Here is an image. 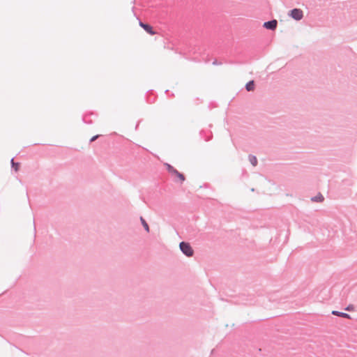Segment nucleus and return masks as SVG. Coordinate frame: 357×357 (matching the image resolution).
I'll list each match as a JSON object with an SVG mask.
<instances>
[{"instance_id": "obj_6", "label": "nucleus", "mask_w": 357, "mask_h": 357, "mask_svg": "<svg viewBox=\"0 0 357 357\" xmlns=\"http://www.w3.org/2000/svg\"><path fill=\"white\" fill-rule=\"evenodd\" d=\"M156 98V95L154 94L152 90L149 91L146 95V102L149 104L153 103L155 101Z\"/></svg>"}, {"instance_id": "obj_5", "label": "nucleus", "mask_w": 357, "mask_h": 357, "mask_svg": "<svg viewBox=\"0 0 357 357\" xmlns=\"http://www.w3.org/2000/svg\"><path fill=\"white\" fill-rule=\"evenodd\" d=\"M278 26V21L275 19L266 21L264 23L263 27L267 30L275 31Z\"/></svg>"}, {"instance_id": "obj_11", "label": "nucleus", "mask_w": 357, "mask_h": 357, "mask_svg": "<svg viewBox=\"0 0 357 357\" xmlns=\"http://www.w3.org/2000/svg\"><path fill=\"white\" fill-rule=\"evenodd\" d=\"M324 199L323 195L321 193H319L317 195L314 196L311 198V201L313 202H321Z\"/></svg>"}, {"instance_id": "obj_2", "label": "nucleus", "mask_w": 357, "mask_h": 357, "mask_svg": "<svg viewBox=\"0 0 357 357\" xmlns=\"http://www.w3.org/2000/svg\"><path fill=\"white\" fill-rule=\"evenodd\" d=\"M179 248L182 253L188 257H191L194 255V250L188 242L181 241L179 243Z\"/></svg>"}, {"instance_id": "obj_10", "label": "nucleus", "mask_w": 357, "mask_h": 357, "mask_svg": "<svg viewBox=\"0 0 357 357\" xmlns=\"http://www.w3.org/2000/svg\"><path fill=\"white\" fill-rule=\"evenodd\" d=\"M248 159H249V161L250 162V163L252 164V166L255 167V166L257 165L258 160H257V157L255 155L250 154L248 155Z\"/></svg>"}, {"instance_id": "obj_18", "label": "nucleus", "mask_w": 357, "mask_h": 357, "mask_svg": "<svg viewBox=\"0 0 357 357\" xmlns=\"http://www.w3.org/2000/svg\"><path fill=\"white\" fill-rule=\"evenodd\" d=\"M139 123H140V121H139L135 126V129L137 130L138 128H139Z\"/></svg>"}, {"instance_id": "obj_13", "label": "nucleus", "mask_w": 357, "mask_h": 357, "mask_svg": "<svg viewBox=\"0 0 357 357\" xmlns=\"http://www.w3.org/2000/svg\"><path fill=\"white\" fill-rule=\"evenodd\" d=\"M354 309H355V307H354V305H352V304H349V305H348L344 308V310H345L346 311H349V312H353V311H354Z\"/></svg>"}, {"instance_id": "obj_9", "label": "nucleus", "mask_w": 357, "mask_h": 357, "mask_svg": "<svg viewBox=\"0 0 357 357\" xmlns=\"http://www.w3.org/2000/svg\"><path fill=\"white\" fill-rule=\"evenodd\" d=\"M139 219H140V222H141L142 225L143 226L144 230L147 233H149L150 232V227H149V224L146 221V220L142 216H140Z\"/></svg>"}, {"instance_id": "obj_20", "label": "nucleus", "mask_w": 357, "mask_h": 357, "mask_svg": "<svg viewBox=\"0 0 357 357\" xmlns=\"http://www.w3.org/2000/svg\"><path fill=\"white\" fill-rule=\"evenodd\" d=\"M90 115L92 116L93 115V112L91 111V113H90Z\"/></svg>"}, {"instance_id": "obj_17", "label": "nucleus", "mask_w": 357, "mask_h": 357, "mask_svg": "<svg viewBox=\"0 0 357 357\" xmlns=\"http://www.w3.org/2000/svg\"><path fill=\"white\" fill-rule=\"evenodd\" d=\"M220 63H219V62L217 61V59H215V60L213 61V65H218V64H220Z\"/></svg>"}, {"instance_id": "obj_7", "label": "nucleus", "mask_w": 357, "mask_h": 357, "mask_svg": "<svg viewBox=\"0 0 357 357\" xmlns=\"http://www.w3.org/2000/svg\"><path fill=\"white\" fill-rule=\"evenodd\" d=\"M332 314L335 315V316H337L339 317L344 318V319H351L350 314H349L348 313L342 312H340V311H337V310L332 311Z\"/></svg>"}, {"instance_id": "obj_4", "label": "nucleus", "mask_w": 357, "mask_h": 357, "mask_svg": "<svg viewBox=\"0 0 357 357\" xmlns=\"http://www.w3.org/2000/svg\"><path fill=\"white\" fill-rule=\"evenodd\" d=\"M139 20V25L142 27L147 33L151 36H154L157 33L153 26L148 22L142 21L141 19L137 17Z\"/></svg>"}, {"instance_id": "obj_15", "label": "nucleus", "mask_w": 357, "mask_h": 357, "mask_svg": "<svg viewBox=\"0 0 357 357\" xmlns=\"http://www.w3.org/2000/svg\"><path fill=\"white\" fill-rule=\"evenodd\" d=\"M87 117L88 116L86 114L84 115L83 117H82V120L84 123H89V121L87 120Z\"/></svg>"}, {"instance_id": "obj_14", "label": "nucleus", "mask_w": 357, "mask_h": 357, "mask_svg": "<svg viewBox=\"0 0 357 357\" xmlns=\"http://www.w3.org/2000/svg\"><path fill=\"white\" fill-rule=\"evenodd\" d=\"M103 138L104 136L102 135H96L94 136H93L92 137H91V143L96 141L97 139L98 138Z\"/></svg>"}, {"instance_id": "obj_3", "label": "nucleus", "mask_w": 357, "mask_h": 357, "mask_svg": "<svg viewBox=\"0 0 357 357\" xmlns=\"http://www.w3.org/2000/svg\"><path fill=\"white\" fill-rule=\"evenodd\" d=\"M288 16L296 21H300L303 18V11L301 8H293L288 11Z\"/></svg>"}, {"instance_id": "obj_12", "label": "nucleus", "mask_w": 357, "mask_h": 357, "mask_svg": "<svg viewBox=\"0 0 357 357\" xmlns=\"http://www.w3.org/2000/svg\"><path fill=\"white\" fill-rule=\"evenodd\" d=\"M10 163H11V167L15 171V172H18L19 169H20V163L18 162H15L14 161V159L12 158L11 160H10Z\"/></svg>"}, {"instance_id": "obj_16", "label": "nucleus", "mask_w": 357, "mask_h": 357, "mask_svg": "<svg viewBox=\"0 0 357 357\" xmlns=\"http://www.w3.org/2000/svg\"><path fill=\"white\" fill-rule=\"evenodd\" d=\"M165 93L172 98L174 97V94L173 93H170L169 90H166Z\"/></svg>"}, {"instance_id": "obj_1", "label": "nucleus", "mask_w": 357, "mask_h": 357, "mask_svg": "<svg viewBox=\"0 0 357 357\" xmlns=\"http://www.w3.org/2000/svg\"><path fill=\"white\" fill-rule=\"evenodd\" d=\"M164 166L166 168V170L172 176H174L176 177L181 183H183L185 181V176L178 172L176 168H174L172 165L165 162L164 163Z\"/></svg>"}, {"instance_id": "obj_19", "label": "nucleus", "mask_w": 357, "mask_h": 357, "mask_svg": "<svg viewBox=\"0 0 357 357\" xmlns=\"http://www.w3.org/2000/svg\"><path fill=\"white\" fill-rule=\"evenodd\" d=\"M205 140H206V141H209V140H210V139H209V138H206V139H205Z\"/></svg>"}, {"instance_id": "obj_8", "label": "nucleus", "mask_w": 357, "mask_h": 357, "mask_svg": "<svg viewBox=\"0 0 357 357\" xmlns=\"http://www.w3.org/2000/svg\"><path fill=\"white\" fill-rule=\"evenodd\" d=\"M245 89L247 91H253L255 89V82L252 79L248 82L245 86Z\"/></svg>"}]
</instances>
